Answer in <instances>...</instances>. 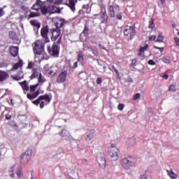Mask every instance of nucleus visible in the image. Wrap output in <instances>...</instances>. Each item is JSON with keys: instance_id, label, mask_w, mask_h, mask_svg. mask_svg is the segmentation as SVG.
I'll use <instances>...</instances> for the list:
<instances>
[{"instance_id": "obj_19", "label": "nucleus", "mask_w": 179, "mask_h": 179, "mask_svg": "<svg viewBox=\"0 0 179 179\" xmlns=\"http://www.w3.org/2000/svg\"><path fill=\"white\" fill-rule=\"evenodd\" d=\"M11 78L14 80H20L23 79L24 78L23 71H20L16 76H11Z\"/></svg>"}, {"instance_id": "obj_14", "label": "nucleus", "mask_w": 179, "mask_h": 179, "mask_svg": "<svg viewBox=\"0 0 179 179\" xmlns=\"http://www.w3.org/2000/svg\"><path fill=\"white\" fill-rule=\"evenodd\" d=\"M60 136L62 138H64L66 141H71L72 139V137L71 136V134L68 131L63 129L60 133H59Z\"/></svg>"}, {"instance_id": "obj_47", "label": "nucleus", "mask_w": 179, "mask_h": 179, "mask_svg": "<svg viewBox=\"0 0 179 179\" xmlns=\"http://www.w3.org/2000/svg\"><path fill=\"white\" fill-rule=\"evenodd\" d=\"M39 104H40V108H44V104H45V102H44V101H41Z\"/></svg>"}, {"instance_id": "obj_43", "label": "nucleus", "mask_w": 179, "mask_h": 179, "mask_svg": "<svg viewBox=\"0 0 179 179\" xmlns=\"http://www.w3.org/2000/svg\"><path fill=\"white\" fill-rule=\"evenodd\" d=\"M124 104L123 103H120L117 106L118 110H120V111H122V110H124Z\"/></svg>"}, {"instance_id": "obj_27", "label": "nucleus", "mask_w": 179, "mask_h": 179, "mask_svg": "<svg viewBox=\"0 0 179 179\" xmlns=\"http://www.w3.org/2000/svg\"><path fill=\"white\" fill-rule=\"evenodd\" d=\"M101 20L102 23H107V20H108V15L107 13L101 14Z\"/></svg>"}, {"instance_id": "obj_35", "label": "nucleus", "mask_w": 179, "mask_h": 179, "mask_svg": "<svg viewBox=\"0 0 179 179\" xmlns=\"http://www.w3.org/2000/svg\"><path fill=\"white\" fill-rule=\"evenodd\" d=\"M164 40V37H163V35H162V33H159L158 34L156 43H163Z\"/></svg>"}, {"instance_id": "obj_23", "label": "nucleus", "mask_w": 179, "mask_h": 179, "mask_svg": "<svg viewBox=\"0 0 179 179\" xmlns=\"http://www.w3.org/2000/svg\"><path fill=\"white\" fill-rule=\"evenodd\" d=\"M94 132L93 131H90L87 134L85 138V141L87 142H90L93 139Z\"/></svg>"}, {"instance_id": "obj_60", "label": "nucleus", "mask_w": 179, "mask_h": 179, "mask_svg": "<svg viewBox=\"0 0 179 179\" xmlns=\"http://www.w3.org/2000/svg\"><path fill=\"white\" fill-rule=\"evenodd\" d=\"M73 69L78 68V62H76L73 64Z\"/></svg>"}, {"instance_id": "obj_13", "label": "nucleus", "mask_w": 179, "mask_h": 179, "mask_svg": "<svg viewBox=\"0 0 179 179\" xmlns=\"http://www.w3.org/2000/svg\"><path fill=\"white\" fill-rule=\"evenodd\" d=\"M98 163H99V167H101V169H105L107 166L106 157H104V155H102L100 157H99Z\"/></svg>"}, {"instance_id": "obj_40", "label": "nucleus", "mask_w": 179, "mask_h": 179, "mask_svg": "<svg viewBox=\"0 0 179 179\" xmlns=\"http://www.w3.org/2000/svg\"><path fill=\"white\" fill-rule=\"evenodd\" d=\"M161 61H162V62H164L165 64H170V59H169L166 57H162L161 59Z\"/></svg>"}, {"instance_id": "obj_24", "label": "nucleus", "mask_w": 179, "mask_h": 179, "mask_svg": "<svg viewBox=\"0 0 179 179\" xmlns=\"http://www.w3.org/2000/svg\"><path fill=\"white\" fill-rule=\"evenodd\" d=\"M108 10L110 17H115V10H114V6H109Z\"/></svg>"}, {"instance_id": "obj_4", "label": "nucleus", "mask_w": 179, "mask_h": 179, "mask_svg": "<svg viewBox=\"0 0 179 179\" xmlns=\"http://www.w3.org/2000/svg\"><path fill=\"white\" fill-rule=\"evenodd\" d=\"M45 44V41H36L34 43V54H36L37 55H41V53L44 51V45Z\"/></svg>"}, {"instance_id": "obj_8", "label": "nucleus", "mask_w": 179, "mask_h": 179, "mask_svg": "<svg viewBox=\"0 0 179 179\" xmlns=\"http://www.w3.org/2000/svg\"><path fill=\"white\" fill-rule=\"evenodd\" d=\"M52 22H53L56 29L61 30L62 27L65 24L66 22L64 19L52 17Z\"/></svg>"}, {"instance_id": "obj_32", "label": "nucleus", "mask_w": 179, "mask_h": 179, "mask_svg": "<svg viewBox=\"0 0 179 179\" xmlns=\"http://www.w3.org/2000/svg\"><path fill=\"white\" fill-rule=\"evenodd\" d=\"M9 37L11 38L12 40H17V35L12 31L9 32Z\"/></svg>"}, {"instance_id": "obj_16", "label": "nucleus", "mask_w": 179, "mask_h": 179, "mask_svg": "<svg viewBox=\"0 0 179 179\" xmlns=\"http://www.w3.org/2000/svg\"><path fill=\"white\" fill-rule=\"evenodd\" d=\"M50 14L61 13V9L55 6H49Z\"/></svg>"}, {"instance_id": "obj_62", "label": "nucleus", "mask_w": 179, "mask_h": 179, "mask_svg": "<svg viewBox=\"0 0 179 179\" xmlns=\"http://www.w3.org/2000/svg\"><path fill=\"white\" fill-rule=\"evenodd\" d=\"M115 9H116V10H120V6L116 5V6H115Z\"/></svg>"}, {"instance_id": "obj_56", "label": "nucleus", "mask_w": 179, "mask_h": 179, "mask_svg": "<svg viewBox=\"0 0 179 179\" xmlns=\"http://www.w3.org/2000/svg\"><path fill=\"white\" fill-rule=\"evenodd\" d=\"M12 118V115L7 114L6 115V120H10Z\"/></svg>"}, {"instance_id": "obj_64", "label": "nucleus", "mask_w": 179, "mask_h": 179, "mask_svg": "<svg viewBox=\"0 0 179 179\" xmlns=\"http://www.w3.org/2000/svg\"><path fill=\"white\" fill-rule=\"evenodd\" d=\"M160 1L162 5H164L166 0H160Z\"/></svg>"}, {"instance_id": "obj_34", "label": "nucleus", "mask_w": 179, "mask_h": 179, "mask_svg": "<svg viewBox=\"0 0 179 179\" xmlns=\"http://www.w3.org/2000/svg\"><path fill=\"white\" fill-rule=\"evenodd\" d=\"M83 59H84L83 52H79L78 55V59H77L78 62H83Z\"/></svg>"}, {"instance_id": "obj_48", "label": "nucleus", "mask_w": 179, "mask_h": 179, "mask_svg": "<svg viewBox=\"0 0 179 179\" xmlns=\"http://www.w3.org/2000/svg\"><path fill=\"white\" fill-rule=\"evenodd\" d=\"M148 64H149V65H156V62L155 61H153L152 59H150L148 61Z\"/></svg>"}, {"instance_id": "obj_63", "label": "nucleus", "mask_w": 179, "mask_h": 179, "mask_svg": "<svg viewBox=\"0 0 179 179\" xmlns=\"http://www.w3.org/2000/svg\"><path fill=\"white\" fill-rule=\"evenodd\" d=\"M99 47H100L102 50H106V48L103 47L101 44H99Z\"/></svg>"}, {"instance_id": "obj_9", "label": "nucleus", "mask_w": 179, "mask_h": 179, "mask_svg": "<svg viewBox=\"0 0 179 179\" xmlns=\"http://www.w3.org/2000/svg\"><path fill=\"white\" fill-rule=\"evenodd\" d=\"M49 30L48 26L43 27L41 30V37L43 38L45 43H50V38H48Z\"/></svg>"}, {"instance_id": "obj_12", "label": "nucleus", "mask_w": 179, "mask_h": 179, "mask_svg": "<svg viewBox=\"0 0 179 179\" xmlns=\"http://www.w3.org/2000/svg\"><path fill=\"white\" fill-rule=\"evenodd\" d=\"M66 76H68V72L66 71L60 73L57 78V83H64L66 80Z\"/></svg>"}, {"instance_id": "obj_17", "label": "nucleus", "mask_w": 179, "mask_h": 179, "mask_svg": "<svg viewBox=\"0 0 179 179\" xmlns=\"http://www.w3.org/2000/svg\"><path fill=\"white\" fill-rule=\"evenodd\" d=\"M78 2V0H69V3L67 5L71 9L72 12H75L76 10V8L75 7V3Z\"/></svg>"}, {"instance_id": "obj_57", "label": "nucleus", "mask_w": 179, "mask_h": 179, "mask_svg": "<svg viewBox=\"0 0 179 179\" xmlns=\"http://www.w3.org/2000/svg\"><path fill=\"white\" fill-rule=\"evenodd\" d=\"M113 69L116 72L117 75H120V73L118 72V70L115 68V66H112Z\"/></svg>"}, {"instance_id": "obj_28", "label": "nucleus", "mask_w": 179, "mask_h": 179, "mask_svg": "<svg viewBox=\"0 0 179 179\" xmlns=\"http://www.w3.org/2000/svg\"><path fill=\"white\" fill-rule=\"evenodd\" d=\"M9 78V74L5 71H1V80H6Z\"/></svg>"}, {"instance_id": "obj_30", "label": "nucleus", "mask_w": 179, "mask_h": 179, "mask_svg": "<svg viewBox=\"0 0 179 179\" xmlns=\"http://www.w3.org/2000/svg\"><path fill=\"white\" fill-rule=\"evenodd\" d=\"M22 65H23V62H22V60L19 61L18 63H16L13 67V69H14L15 71H16V69H19V68H20L22 66Z\"/></svg>"}, {"instance_id": "obj_39", "label": "nucleus", "mask_w": 179, "mask_h": 179, "mask_svg": "<svg viewBox=\"0 0 179 179\" xmlns=\"http://www.w3.org/2000/svg\"><path fill=\"white\" fill-rule=\"evenodd\" d=\"M169 92H176V85H171L169 88Z\"/></svg>"}, {"instance_id": "obj_25", "label": "nucleus", "mask_w": 179, "mask_h": 179, "mask_svg": "<svg viewBox=\"0 0 179 179\" xmlns=\"http://www.w3.org/2000/svg\"><path fill=\"white\" fill-rule=\"evenodd\" d=\"M39 12H41L43 15H47V13H50V10L45 6V5H43L42 8H41V10Z\"/></svg>"}, {"instance_id": "obj_53", "label": "nucleus", "mask_w": 179, "mask_h": 179, "mask_svg": "<svg viewBox=\"0 0 179 179\" xmlns=\"http://www.w3.org/2000/svg\"><path fill=\"white\" fill-rule=\"evenodd\" d=\"M138 57H143V51H141V50H139V52L138 53Z\"/></svg>"}, {"instance_id": "obj_38", "label": "nucleus", "mask_w": 179, "mask_h": 179, "mask_svg": "<svg viewBox=\"0 0 179 179\" xmlns=\"http://www.w3.org/2000/svg\"><path fill=\"white\" fill-rule=\"evenodd\" d=\"M83 34H85V36H87L88 33H89V28L87 27V26L85 25V29L83 31Z\"/></svg>"}, {"instance_id": "obj_49", "label": "nucleus", "mask_w": 179, "mask_h": 179, "mask_svg": "<svg viewBox=\"0 0 179 179\" xmlns=\"http://www.w3.org/2000/svg\"><path fill=\"white\" fill-rule=\"evenodd\" d=\"M101 82H102L101 78H98L96 79V84L97 85H101Z\"/></svg>"}, {"instance_id": "obj_2", "label": "nucleus", "mask_w": 179, "mask_h": 179, "mask_svg": "<svg viewBox=\"0 0 179 179\" xmlns=\"http://www.w3.org/2000/svg\"><path fill=\"white\" fill-rule=\"evenodd\" d=\"M136 161L135 160V158L132 157H129L127 158H124L121 161V166L123 167L124 170H129L131 167H133V166L135 165V163Z\"/></svg>"}, {"instance_id": "obj_50", "label": "nucleus", "mask_w": 179, "mask_h": 179, "mask_svg": "<svg viewBox=\"0 0 179 179\" xmlns=\"http://www.w3.org/2000/svg\"><path fill=\"white\" fill-rule=\"evenodd\" d=\"M149 38H150V41H155V40H156V36L152 35V36H150Z\"/></svg>"}, {"instance_id": "obj_3", "label": "nucleus", "mask_w": 179, "mask_h": 179, "mask_svg": "<svg viewBox=\"0 0 179 179\" xmlns=\"http://www.w3.org/2000/svg\"><path fill=\"white\" fill-rule=\"evenodd\" d=\"M44 5V2L41 0L36 1V3L32 6V9L36 10V12H31L29 15V17H36L37 16H40V10H41V8Z\"/></svg>"}, {"instance_id": "obj_59", "label": "nucleus", "mask_w": 179, "mask_h": 179, "mask_svg": "<svg viewBox=\"0 0 179 179\" xmlns=\"http://www.w3.org/2000/svg\"><path fill=\"white\" fill-rule=\"evenodd\" d=\"M83 9H86L87 10L89 9V5L86 4L83 6Z\"/></svg>"}, {"instance_id": "obj_44", "label": "nucleus", "mask_w": 179, "mask_h": 179, "mask_svg": "<svg viewBox=\"0 0 179 179\" xmlns=\"http://www.w3.org/2000/svg\"><path fill=\"white\" fill-rule=\"evenodd\" d=\"M140 97H141V94L137 93L134 94L133 100H138V99H139Z\"/></svg>"}, {"instance_id": "obj_7", "label": "nucleus", "mask_w": 179, "mask_h": 179, "mask_svg": "<svg viewBox=\"0 0 179 179\" xmlns=\"http://www.w3.org/2000/svg\"><path fill=\"white\" fill-rule=\"evenodd\" d=\"M108 154L110 156L112 160L117 161L118 160V148L115 145H111L108 149Z\"/></svg>"}, {"instance_id": "obj_26", "label": "nucleus", "mask_w": 179, "mask_h": 179, "mask_svg": "<svg viewBox=\"0 0 179 179\" xmlns=\"http://www.w3.org/2000/svg\"><path fill=\"white\" fill-rule=\"evenodd\" d=\"M168 173V176H169V177H171V178L172 179H176L177 178V174H176L172 169H170L169 171L167 170L166 171Z\"/></svg>"}, {"instance_id": "obj_61", "label": "nucleus", "mask_w": 179, "mask_h": 179, "mask_svg": "<svg viewBox=\"0 0 179 179\" xmlns=\"http://www.w3.org/2000/svg\"><path fill=\"white\" fill-rule=\"evenodd\" d=\"M162 78H164V79H169V75L165 74Z\"/></svg>"}, {"instance_id": "obj_5", "label": "nucleus", "mask_w": 179, "mask_h": 179, "mask_svg": "<svg viewBox=\"0 0 179 179\" xmlns=\"http://www.w3.org/2000/svg\"><path fill=\"white\" fill-rule=\"evenodd\" d=\"M33 152L31 150H27L20 157V163L21 164H27L31 159V155Z\"/></svg>"}, {"instance_id": "obj_10", "label": "nucleus", "mask_w": 179, "mask_h": 179, "mask_svg": "<svg viewBox=\"0 0 179 179\" xmlns=\"http://www.w3.org/2000/svg\"><path fill=\"white\" fill-rule=\"evenodd\" d=\"M48 51L50 55L52 57H58L59 55V50L58 49V45L53 44L52 48H48Z\"/></svg>"}, {"instance_id": "obj_46", "label": "nucleus", "mask_w": 179, "mask_h": 179, "mask_svg": "<svg viewBox=\"0 0 179 179\" xmlns=\"http://www.w3.org/2000/svg\"><path fill=\"white\" fill-rule=\"evenodd\" d=\"M154 48H155V50H159L160 52H163V51H164V48H159L157 46H154Z\"/></svg>"}, {"instance_id": "obj_21", "label": "nucleus", "mask_w": 179, "mask_h": 179, "mask_svg": "<svg viewBox=\"0 0 179 179\" xmlns=\"http://www.w3.org/2000/svg\"><path fill=\"white\" fill-rule=\"evenodd\" d=\"M30 24L34 27H36V29H40V27H41V24L38 20H31Z\"/></svg>"}, {"instance_id": "obj_51", "label": "nucleus", "mask_w": 179, "mask_h": 179, "mask_svg": "<svg viewBox=\"0 0 179 179\" xmlns=\"http://www.w3.org/2000/svg\"><path fill=\"white\" fill-rule=\"evenodd\" d=\"M155 27V24H153V20H151V22H150L149 29H153Z\"/></svg>"}, {"instance_id": "obj_55", "label": "nucleus", "mask_w": 179, "mask_h": 179, "mask_svg": "<svg viewBox=\"0 0 179 179\" xmlns=\"http://www.w3.org/2000/svg\"><path fill=\"white\" fill-rule=\"evenodd\" d=\"M27 68H29V69H31L33 68V63L29 62V64H28Z\"/></svg>"}, {"instance_id": "obj_20", "label": "nucleus", "mask_w": 179, "mask_h": 179, "mask_svg": "<svg viewBox=\"0 0 179 179\" xmlns=\"http://www.w3.org/2000/svg\"><path fill=\"white\" fill-rule=\"evenodd\" d=\"M20 86H22L23 90L25 92H29L30 90V87H29V85H27V81L24 80L23 82L19 83Z\"/></svg>"}, {"instance_id": "obj_22", "label": "nucleus", "mask_w": 179, "mask_h": 179, "mask_svg": "<svg viewBox=\"0 0 179 179\" xmlns=\"http://www.w3.org/2000/svg\"><path fill=\"white\" fill-rule=\"evenodd\" d=\"M57 66H54L48 69V73L49 75H55L57 73Z\"/></svg>"}, {"instance_id": "obj_37", "label": "nucleus", "mask_w": 179, "mask_h": 179, "mask_svg": "<svg viewBox=\"0 0 179 179\" xmlns=\"http://www.w3.org/2000/svg\"><path fill=\"white\" fill-rule=\"evenodd\" d=\"M17 176L18 178H23V171H22V169H18L17 171Z\"/></svg>"}, {"instance_id": "obj_33", "label": "nucleus", "mask_w": 179, "mask_h": 179, "mask_svg": "<svg viewBox=\"0 0 179 179\" xmlns=\"http://www.w3.org/2000/svg\"><path fill=\"white\" fill-rule=\"evenodd\" d=\"M64 1L65 0H49L51 3H54V5H59L60 3H64Z\"/></svg>"}, {"instance_id": "obj_29", "label": "nucleus", "mask_w": 179, "mask_h": 179, "mask_svg": "<svg viewBox=\"0 0 179 179\" xmlns=\"http://www.w3.org/2000/svg\"><path fill=\"white\" fill-rule=\"evenodd\" d=\"M140 179H152L149 172L145 171L143 175L141 176Z\"/></svg>"}, {"instance_id": "obj_58", "label": "nucleus", "mask_w": 179, "mask_h": 179, "mask_svg": "<svg viewBox=\"0 0 179 179\" xmlns=\"http://www.w3.org/2000/svg\"><path fill=\"white\" fill-rule=\"evenodd\" d=\"M174 40L176 41V45H179V38H175Z\"/></svg>"}, {"instance_id": "obj_41", "label": "nucleus", "mask_w": 179, "mask_h": 179, "mask_svg": "<svg viewBox=\"0 0 179 179\" xmlns=\"http://www.w3.org/2000/svg\"><path fill=\"white\" fill-rule=\"evenodd\" d=\"M101 14H104V13H107L106 10V6H102L101 7Z\"/></svg>"}, {"instance_id": "obj_1", "label": "nucleus", "mask_w": 179, "mask_h": 179, "mask_svg": "<svg viewBox=\"0 0 179 179\" xmlns=\"http://www.w3.org/2000/svg\"><path fill=\"white\" fill-rule=\"evenodd\" d=\"M36 78L38 79V83L35 85H31L30 94H27V98L29 99V100H34V99L38 96V94H40V91L37 90L36 92V89L38 87V85L40 84H43L44 83V82H45V78H44V76H43V75L41 74V72L37 70H34L33 73L30 76V78L36 79Z\"/></svg>"}, {"instance_id": "obj_54", "label": "nucleus", "mask_w": 179, "mask_h": 179, "mask_svg": "<svg viewBox=\"0 0 179 179\" xmlns=\"http://www.w3.org/2000/svg\"><path fill=\"white\" fill-rule=\"evenodd\" d=\"M116 17L117 19H118V20H121V19H122V15H121L120 14H117Z\"/></svg>"}, {"instance_id": "obj_36", "label": "nucleus", "mask_w": 179, "mask_h": 179, "mask_svg": "<svg viewBox=\"0 0 179 179\" xmlns=\"http://www.w3.org/2000/svg\"><path fill=\"white\" fill-rule=\"evenodd\" d=\"M87 50H90V51H92L95 57H97L99 55V52L97 51V50H94L90 47H87Z\"/></svg>"}, {"instance_id": "obj_31", "label": "nucleus", "mask_w": 179, "mask_h": 179, "mask_svg": "<svg viewBox=\"0 0 179 179\" xmlns=\"http://www.w3.org/2000/svg\"><path fill=\"white\" fill-rule=\"evenodd\" d=\"M13 171H15V167L12 166L8 170V174L11 178H15V173H13Z\"/></svg>"}, {"instance_id": "obj_15", "label": "nucleus", "mask_w": 179, "mask_h": 179, "mask_svg": "<svg viewBox=\"0 0 179 179\" xmlns=\"http://www.w3.org/2000/svg\"><path fill=\"white\" fill-rule=\"evenodd\" d=\"M10 53L13 57H17L19 54V48L16 46H11L10 48Z\"/></svg>"}, {"instance_id": "obj_18", "label": "nucleus", "mask_w": 179, "mask_h": 179, "mask_svg": "<svg viewBox=\"0 0 179 179\" xmlns=\"http://www.w3.org/2000/svg\"><path fill=\"white\" fill-rule=\"evenodd\" d=\"M39 100H45L46 101L45 104H48L51 101V96L48 94L41 95L39 96Z\"/></svg>"}, {"instance_id": "obj_42", "label": "nucleus", "mask_w": 179, "mask_h": 179, "mask_svg": "<svg viewBox=\"0 0 179 179\" xmlns=\"http://www.w3.org/2000/svg\"><path fill=\"white\" fill-rule=\"evenodd\" d=\"M41 101V99H40V97H39L38 99L34 101L33 103L35 104L36 106H38V104H40Z\"/></svg>"}, {"instance_id": "obj_11", "label": "nucleus", "mask_w": 179, "mask_h": 179, "mask_svg": "<svg viewBox=\"0 0 179 179\" xmlns=\"http://www.w3.org/2000/svg\"><path fill=\"white\" fill-rule=\"evenodd\" d=\"M124 36H128L129 34L130 40H132L135 34H136V31H135V27H129L124 30Z\"/></svg>"}, {"instance_id": "obj_6", "label": "nucleus", "mask_w": 179, "mask_h": 179, "mask_svg": "<svg viewBox=\"0 0 179 179\" xmlns=\"http://www.w3.org/2000/svg\"><path fill=\"white\" fill-rule=\"evenodd\" d=\"M61 31L62 30L58 29H51V33H52L51 38L52 41H57V44H59L61 43V38H62V36H61Z\"/></svg>"}, {"instance_id": "obj_45", "label": "nucleus", "mask_w": 179, "mask_h": 179, "mask_svg": "<svg viewBox=\"0 0 179 179\" xmlns=\"http://www.w3.org/2000/svg\"><path fill=\"white\" fill-rule=\"evenodd\" d=\"M149 47V45H145L144 47H141V48H140V51H143H143H145V50H148V48Z\"/></svg>"}, {"instance_id": "obj_52", "label": "nucleus", "mask_w": 179, "mask_h": 179, "mask_svg": "<svg viewBox=\"0 0 179 179\" xmlns=\"http://www.w3.org/2000/svg\"><path fill=\"white\" fill-rule=\"evenodd\" d=\"M8 66V63L3 62L1 63V68H6Z\"/></svg>"}]
</instances>
